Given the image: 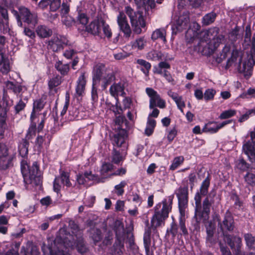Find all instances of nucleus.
Returning a JSON list of instances; mask_svg holds the SVG:
<instances>
[{
	"instance_id": "nucleus-1",
	"label": "nucleus",
	"mask_w": 255,
	"mask_h": 255,
	"mask_svg": "<svg viewBox=\"0 0 255 255\" xmlns=\"http://www.w3.org/2000/svg\"><path fill=\"white\" fill-rule=\"evenodd\" d=\"M210 184V179L207 176L202 182L199 192L196 193L194 197L195 200V214L194 219L196 223L194 224L195 229H200L199 223L203 222L206 223L205 226L207 233V241L212 243L213 237L214 234L215 226L212 222H207L209 219L210 209L214 203L212 200H210L209 196H207L201 203V196H206L208 192V188Z\"/></svg>"
},
{
	"instance_id": "nucleus-2",
	"label": "nucleus",
	"mask_w": 255,
	"mask_h": 255,
	"mask_svg": "<svg viewBox=\"0 0 255 255\" xmlns=\"http://www.w3.org/2000/svg\"><path fill=\"white\" fill-rule=\"evenodd\" d=\"M126 13L130 19L131 25L133 31L136 34H140L142 32L141 28L145 26V22L142 14L135 11L130 6L127 5L125 7L124 11H120L117 16V23L121 31L124 36L128 38L131 34V30L128 23Z\"/></svg>"
},
{
	"instance_id": "nucleus-3",
	"label": "nucleus",
	"mask_w": 255,
	"mask_h": 255,
	"mask_svg": "<svg viewBox=\"0 0 255 255\" xmlns=\"http://www.w3.org/2000/svg\"><path fill=\"white\" fill-rule=\"evenodd\" d=\"M242 60L241 51L237 48H234L232 51L231 56L227 60L225 69H228L231 67H234L240 73H244L245 75H250L255 58H253L251 56L247 65L246 63H244L242 66Z\"/></svg>"
},
{
	"instance_id": "nucleus-4",
	"label": "nucleus",
	"mask_w": 255,
	"mask_h": 255,
	"mask_svg": "<svg viewBox=\"0 0 255 255\" xmlns=\"http://www.w3.org/2000/svg\"><path fill=\"white\" fill-rule=\"evenodd\" d=\"M154 213L151 219V227L154 230L164 226L172 209V200L164 199L154 207Z\"/></svg>"
},
{
	"instance_id": "nucleus-5",
	"label": "nucleus",
	"mask_w": 255,
	"mask_h": 255,
	"mask_svg": "<svg viewBox=\"0 0 255 255\" xmlns=\"http://www.w3.org/2000/svg\"><path fill=\"white\" fill-rule=\"evenodd\" d=\"M174 23L172 28L175 32H180L188 28L190 23L189 12L186 6L183 5L182 0L179 2L178 10L174 17Z\"/></svg>"
},
{
	"instance_id": "nucleus-6",
	"label": "nucleus",
	"mask_w": 255,
	"mask_h": 255,
	"mask_svg": "<svg viewBox=\"0 0 255 255\" xmlns=\"http://www.w3.org/2000/svg\"><path fill=\"white\" fill-rule=\"evenodd\" d=\"M196 38L201 41L208 42L212 40L214 42V47H218L220 43L224 40L225 36L219 34V29L217 27L210 28L208 30H203L199 33H194V36L191 37L188 42L192 41Z\"/></svg>"
},
{
	"instance_id": "nucleus-7",
	"label": "nucleus",
	"mask_w": 255,
	"mask_h": 255,
	"mask_svg": "<svg viewBox=\"0 0 255 255\" xmlns=\"http://www.w3.org/2000/svg\"><path fill=\"white\" fill-rule=\"evenodd\" d=\"M11 13L16 19L17 25L20 27H23V22L28 25L35 26L38 23V16L35 12H32L29 9L20 6L18 10H11Z\"/></svg>"
},
{
	"instance_id": "nucleus-8",
	"label": "nucleus",
	"mask_w": 255,
	"mask_h": 255,
	"mask_svg": "<svg viewBox=\"0 0 255 255\" xmlns=\"http://www.w3.org/2000/svg\"><path fill=\"white\" fill-rule=\"evenodd\" d=\"M21 171L24 178L28 177L30 180L31 183L39 185L41 183V174L39 170L37 162H33L32 165L29 167L26 161L24 160H22L21 162Z\"/></svg>"
},
{
	"instance_id": "nucleus-9",
	"label": "nucleus",
	"mask_w": 255,
	"mask_h": 255,
	"mask_svg": "<svg viewBox=\"0 0 255 255\" xmlns=\"http://www.w3.org/2000/svg\"><path fill=\"white\" fill-rule=\"evenodd\" d=\"M59 173V175L55 177L53 182V190L57 193L60 191L62 186L70 187L72 185L69 172L60 170Z\"/></svg>"
},
{
	"instance_id": "nucleus-10",
	"label": "nucleus",
	"mask_w": 255,
	"mask_h": 255,
	"mask_svg": "<svg viewBox=\"0 0 255 255\" xmlns=\"http://www.w3.org/2000/svg\"><path fill=\"white\" fill-rule=\"evenodd\" d=\"M226 242L233 250L234 255H246L245 253L242 250V244L241 238L237 236L225 235ZM249 255H255L251 253Z\"/></svg>"
},
{
	"instance_id": "nucleus-11",
	"label": "nucleus",
	"mask_w": 255,
	"mask_h": 255,
	"mask_svg": "<svg viewBox=\"0 0 255 255\" xmlns=\"http://www.w3.org/2000/svg\"><path fill=\"white\" fill-rule=\"evenodd\" d=\"M69 41L65 36L54 35L49 41L48 46L54 52H59L63 49L65 46L69 45Z\"/></svg>"
},
{
	"instance_id": "nucleus-12",
	"label": "nucleus",
	"mask_w": 255,
	"mask_h": 255,
	"mask_svg": "<svg viewBox=\"0 0 255 255\" xmlns=\"http://www.w3.org/2000/svg\"><path fill=\"white\" fill-rule=\"evenodd\" d=\"M145 91L150 98L149 107L150 109H153L156 106L161 109L165 107V101L161 99L156 91L151 88H146Z\"/></svg>"
},
{
	"instance_id": "nucleus-13",
	"label": "nucleus",
	"mask_w": 255,
	"mask_h": 255,
	"mask_svg": "<svg viewBox=\"0 0 255 255\" xmlns=\"http://www.w3.org/2000/svg\"><path fill=\"white\" fill-rule=\"evenodd\" d=\"M178 200V206L182 216L185 214V210L188 204V187H180L176 192Z\"/></svg>"
},
{
	"instance_id": "nucleus-14",
	"label": "nucleus",
	"mask_w": 255,
	"mask_h": 255,
	"mask_svg": "<svg viewBox=\"0 0 255 255\" xmlns=\"http://www.w3.org/2000/svg\"><path fill=\"white\" fill-rule=\"evenodd\" d=\"M250 137L251 139L244 144L243 149L249 160L254 162L255 161V128L254 131L250 132Z\"/></svg>"
},
{
	"instance_id": "nucleus-15",
	"label": "nucleus",
	"mask_w": 255,
	"mask_h": 255,
	"mask_svg": "<svg viewBox=\"0 0 255 255\" xmlns=\"http://www.w3.org/2000/svg\"><path fill=\"white\" fill-rule=\"evenodd\" d=\"M127 133L126 130L122 129L119 132L115 134L111 138V140L113 145L114 146L117 147H124L126 148L127 144L126 140L127 138Z\"/></svg>"
},
{
	"instance_id": "nucleus-16",
	"label": "nucleus",
	"mask_w": 255,
	"mask_h": 255,
	"mask_svg": "<svg viewBox=\"0 0 255 255\" xmlns=\"http://www.w3.org/2000/svg\"><path fill=\"white\" fill-rule=\"evenodd\" d=\"M220 228L222 231L224 236L229 235L225 233L226 231H232L234 228V221L233 217L230 213H227L225 215L222 224H220ZM226 241L225 237H224Z\"/></svg>"
},
{
	"instance_id": "nucleus-17",
	"label": "nucleus",
	"mask_w": 255,
	"mask_h": 255,
	"mask_svg": "<svg viewBox=\"0 0 255 255\" xmlns=\"http://www.w3.org/2000/svg\"><path fill=\"white\" fill-rule=\"evenodd\" d=\"M252 32L250 25L246 27L244 42L247 45H251V57L255 58V37L251 38Z\"/></svg>"
},
{
	"instance_id": "nucleus-18",
	"label": "nucleus",
	"mask_w": 255,
	"mask_h": 255,
	"mask_svg": "<svg viewBox=\"0 0 255 255\" xmlns=\"http://www.w3.org/2000/svg\"><path fill=\"white\" fill-rule=\"evenodd\" d=\"M107 72L103 65L97 66L94 70L93 77L94 85H99L101 80H102Z\"/></svg>"
},
{
	"instance_id": "nucleus-19",
	"label": "nucleus",
	"mask_w": 255,
	"mask_h": 255,
	"mask_svg": "<svg viewBox=\"0 0 255 255\" xmlns=\"http://www.w3.org/2000/svg\"><path fill=\"white\" fill-rule=\"evenodd\" d=\"M86 30L89 33L95 35H100L101 24L99 20H94L91 22L89 25L86 26Z\"/></svg>"
},
{
	"instance_id": "nucleus-20",
	"label": "nucleus",
	"mask_w": 255,
	"mask_h": 255,
	"mask_svg": "<svg viewBox=\"0 0 255 255\" xmlns=\"http://www.w3.org/2000/svg\"><path fill=\"white\" fill-rule=\"evenodd\" d=\"M37 35L40 38H45L50 37L52 34V30L44 25L37 26L35 29Z\"/></svg>"
},
{
	"instance_id": "nucleus-21",
	"label": "nucleus",
	"mask_w": 255,
	"mask_h": 255,
	"mask_svg": "<svg viewBox=\"0 0 255 255\" xmlns=\"http://www.w3.org/2000/svg\"><path fill=\"white\" fill-rule=\"evenodd\" d=\"M86 84V77L84 73H82L79 77L76 87V92L78 96H82L84 92Z\"/></svg>"
},
{
	"instance_id": "nucleus-22",
	"label": "nucleus",
	"mask_w": 255,
	"mask_h": 255,
	"mask_svg": "<svg viewBox=\"0 0 255 255\" xmlns=\"http://www.w3.org/2000/svg\"><path fill=\"white\" fill-rule=\"evenodd\" d=\"M167 94L176 103L177 107L181 111V112L183 113V109L185 107V104L183 100L182 96H179L177 93L173 92L171 90L168 91Z\"/></svg>"
},
{
	"instance_id": "nucleus-23",
	"label": "nucleus",
	"mask_w": 255,
	"mask_h": 255,
	"mask_svg": "<svg viewBox=\"0 0 255 255\" xmlns=\"http://www.w3.org/2000/svg\"><path fill=\"white\" fill-rule=\"evenodd\" d=\"M10 70L9 61L4 54L0 53V71L4 75L7 74Z\"/></svg>"
},
{
	"instance_id": "nucleus-24",
	"label": "nucleus",
	"mask_w": 255,
	"mask_h": 255,
	"mask_svg": "<svg viewBox=\"0 0 255 255\" xmlns=\"http://www.w3.org/2000/svg\"><path fill=\"white\" fill-rule=\"evenodd\" d=\"M110 93L114 97L119 95L124 96L125 94L124 84L122 83H114L110 88Z\"/></svg>"
},
{
	"instance_id": "nucleus-25",
	"label": "nucleus",
	"mask_w": 255,
	"mask_h": 255,
	"mask_svg": "<svg viewBox=\"0 0 255 255\" xmlns=\"http://www.w3.org/2000/svg\"><path fill=\"white\" fill-rule=\"evenodd\" d=\"M45 102L42 99L35 100L33 103V110L30 116L31 121L34 120L36 117L35 112L40 111L44 107Z\"/></svg>"
},
{
	"instance_id": "nucleus-26",
	"label": "nucleus",
	"mask_w": 255,
	"mask_h": 255,
	"mask_svg": "<svg viewBox=\"0 0 255 255\" xmlns=\"http://www.w3.org/2000/svg\"><path fill=\"white\" fill-rule=\"evenodd\" d=\"M231 123L230 120L224 121L221 124L217 125L215 127H209V125L213 123H209L208 124L205 126L204 128H203L202 131L203 132H209L210 133H216L217 132L219 129L222 128L227 124H229Z\"/></svg>"
},
{
	"instance_id": "nucleus-27",
	"label": "nucleus",
	"mask_w": 255,
	"mask_h": 255,
	"mask_svg": "<svg viewBox=\"0 0 255 255\" xmlns=\"http://www.w3.org/2000/svg\"><path fill=\"white\" fill-rule=\"evenodd\" d=\"M0 14L3 19L0 20V26L3 25V30L7 31L9 30L7 10L5 8H0Z\"/></svg>"
},
{
	"instance_id": "nucleus-28",
	"label": "nucleus",
	"mask_w": 255,
	"mask_h": 255,
	"mask_svg": "<svg viewBox=\"0 0 255 255\" xmlns=\"http://www.w3.org/2000/svg\"><path fill=\"white\" fill-rule=\"evenodd\" d=\"M189 29L187 31L186 37L188 41L191 37L194 36V33H199L198 31L200 28V25L196 21L192 22L189 25Z\"/></svg>"
},
{
	"instance_id": "nucleus-29",
	"label": "nucleus",
	"mask_w": 255,
	"mask_h": 255,
	"mask_svg": "<svg viewBox=\"0 0 255 255\" xmlns=\"http://www.w3.org/2000/svg\"><path fill=\"white\" fill-rule=\"evenodd\" d=\"M147 56L149 59L153 61L165 60L167 59V56H165L164 54L157 50L150 51L148 53Z\"/></svg>"
},
{
	"instance_id": "nucleus-30",
	"label": "nucleus",
	"mask_w": 255,
	"mask_h": 255,
	"mask_svg": "<svg viewBox=\"0 0 255 255\" xmlns=\"http://www.w3.org/2000/svg\"><path fill=\"white\" fill-rule=\"evenodd\" d=\"M116 233V240L124 241L125 240V230L124 225L121 223L116 224L115 228Z\"/></svg>"
},
{
	"instance_id": "nucleus-31",
	"label": "nucleus",
	"mask_w": 255,
	"mask_h": 255,
	"mask_svg": "<svg viewBox=\"0 0 255 255\" xmlns=\"http://www.w3.org/2000/svg\"><path fill=\"white\" fill-rule=\"evenodd\" d=\"M166 31L164 28H159L155 30L151 35V39L153 40H156L158 39H160L164 42H166Z\"/></svg>"
},
{
	"instance_id": "nucleus-32",
	"label": "nucleus",
	"mask_w": 255,
	"mask_h": 255,
	"mask_svg": "<svg viewBox=\"0 0 255 255\" xmlns=\"http://www.w3.org/2000/svg\"><path fill=\"white\" fill-rule=\"evenodd\" d=\"M146 42L144 37H139L131 43V46L133 49L141 50L144 48Z\"/></svg>"
},
{
	"instance_id": "nucleus-33",
	"label": "nucleus",
	"mask_w": 255,
	"mask_h": 255,
	"mask_svg": "<svg viewBox=\"0 0 255 255\" xmlns=\"http://www.w3.org/2000/svg\"><path fill=\"white\" fill-rule=\"evenodd\" d=\"M217 17V14L212 11L206 14L202 19V23L203 25L207 26L214 22Z\"/></svg>"
},
{
	"instance_id": "nucleus-34",
	"label": "nucleus",
	"mask_w": 255,
	"mask_h": 255,
	"mask_svg": "<svg viewBox=\"0 0 255 255\" xmlns=\"http://www.w3.org/2000/svg\"><path fill=\"white\" fill-rule=\"evenodd\" d=\"M4 83L6 88L11 90L15 94L17 95L22 90V87L20 84H14L13 82L9 81H6Z\"/></svg>"
},
{
	"instance_id": "nucleus-35",
	"label": "nucleus",
	"mask_w": 255,
	"mask_h": 255,
	"mask_svg": "<svg viewBox=\"0 0 255 255\" xmlns=\"http://www.w3.org/2000/svg\"><path fill=\"white\" fill-rule=\"evenodd\" d=\"M55 68L58 70L61 75H67L69 70V64H63L62 61H58L55 64Z\"/></svg>"
},
{
	"instance_id": "nucleus-36",
	"label": "nucleus",
	"mask_w": 255,
	"mask_h": 255,
	"mask_svg": "<svg viewBox=\"0 0 255 255\" xmlns=\"http://www.w3.org/2000/svg\"><path fill=\"white\" fill-rule=\"evenodd\" d=\"M115 80V76L113 72L109 71L107 73H105V76L102 79V85L103 90H105L107 86L110 84Z\"/></svg>"
},
{
	"instance_id": "nucleus-37",
	"label": "nucleus",
	"mask_w": 255,
	"mask_h": 255,
	"mask_svg": "<svg viewBox=\"0 0 255 255\" xmlns=\"http://www.w3.org/2000/svg\"><path fill=\"white\" fill-rule=\"evenodd\" d=\"M124 241L116 240L113 247V253L115 255H122L124 250Z\"/></svg>"
},
{
	"instance_id": "nucleus-38",
	"label": "nucleus",
	"mask_w": 255,
	"mask_h": 255,
	"mask_svg": "<svg viewBox=\"0 0 255 255\" xmlns=\"http://www.w3.org/2000/svg\"><path fill=\"white\" fill-rule=\"evenodd\" d=\"M29 143L27 139H23L18 146L19 153L23 157L27 156Z\"/></svg>"
},
{
	"instance_id": "nucleus-39",
	"label": "nucleus",
	"mask_w": 255,
	"mask_h": 255,
	"mask_svg": "<svg viewBox=\"0 0 255 255\" xmlns=\"http://www.w3.org/2000/svg\"><path fill=\"white\" fill-rule=\"evenodd\" d=\"M136 62L141 66L140 70L146 76H148L151 68V64L148 62L140 59H137Z\"/></svg>"
},
{
	"instance_id": "nucleus-40",
	"label": "nucleus",
	"mask_w": 255,
	"mask_h": 255,
	"mask_svg": "<svg viewBox=\"0 0 255 255\" xmlns=\"http://www.w3.org/2000/svg\"><path fill=\"white\" fill-rule=\"evenodd\" d=\"M240 27L236 26L234 28L229 32L228 36L229 40L233 43L236 42L240 37L239 35Z\"/></svg>"
},
{
	"instance_id": "nucleus-41",
	"label": "nucleus",
	"mask_w": 255,
	"mask_h": 255,
	"mask_svg": "<svg viewBox=\"0 0 255 255\" xmlns=\"http://www.w3.org/2000/svg\"><path fill=\"white\" fill-rule=\"evenodd\" d=\"M231 51V46L229 44H226L225 45L222 49V52L220 54V57H218L216 58V62L218 63H221L227 57L228 55L230 53Z\"/></svg>"
},
{
	"instance_id": "nucleus-42",
	"label": "nucleus",
	"mask_w": 255,
	"mask_h": 255,
	"mask_svg": "<svg viewBox=\"0 0 255 255\" xmlns=\"http://www.w3.org/2000/svg\"><path fill=\"white\" fill-rule=\"evenodd\" d=\"M244 238L247 247L252 250H255V237L251 234H246L244 235Z\"/></svg>"
},
{
	"instance_id": "nucleus-43",
	"label": "nucleus",
	"mask_w": 255,
	"mask_h": 255,
	"mask_svg": "<svg viewBox=\"0 0 255 255\" xmlns=\"http://www.w3.org/2000/svg\"><path fill=\"white\" fill-rule=\"evenodd\" d=\"M101 23L102 24V29L104 38H106L109 40L112 38L113 35L112 29L110 26L108 24L105 23L103 20L101 21Z\"/></svg>"
},
{
	"instance_id": "nucleus-44",
	"label": "nucleus",
	"mask_w": 255,
	"mask_h": 255,
	"mask_svg": "<svg viewBox=\"0 0 255 255\" xmlns=\"http://www.w3.org/2000/svg\"><path fill=\"white\" fill-rule=\"evenodd\" d=\"M31 123L28 129L26 135V138L27 139H30L32 138L35 135L36 131V124L35 123L33 122V120L31 121Z\"/></svg>"
},
{
	"instance_id": "nucleus-45",
	"label": "nucleus",
	"mask_w": 255,
	"mask_h": 255,
	"mask_svg": "<svg viewBox=\"0 0 255 255\" xmlns=\"http://www.w3.org/2000/svg\"><path fill=\"white\" fill-rule=\"evenodd\" d=\"M76 248L78 252L82 254H84L88 251V248L84 243L82 238H79L78 239Z\"/></svg>"
},
{
	"instance_id": "nucleus-46",
	"label": "nucleus",
	"mask_w": 255,
	"mask_h": 255,
	"mask_svg": "<svg viewBox=\"0 0 255 255\" xmlns=\"http://www.w3.org/2000/svg\"><path fill=\"white\" fill-rule=\"evenodd\" d=\"M151 228L148 227L144 232L143 242L146 252L149 251V245L150 243Z\"/></svg>"
},
{
	"instance_id": "nucleus-47",
	"label": "nucleus",
	"mask_w": 255,
	"mask_h": 255,
	"mask_svg": "<svg viewBox=\"0 0 255 255\" xmlns=\"http://www.w3.org/2000/svg\"><path fill=\"white\" fill-rule=\"evenodd\" d=\"M124 158L121 155L119 151L113 149L112 155V161L115 164H119L120 162L124 160Z\"/></svg>"
},
{
	"instance_id": "nucleus-48",
	"label": "nucleus",
	"mask_w": 255,
	"mask_h": 255,
	"mask_svg": "<svg viewBox=\"0 0 255 255\" xmlns=\"http://www.w3.org/2000/svg\"><path fill=\"white\" fill-rule=\"evenodd\" d=\"M77 21L83 25H86L89 21V18L86 13L84 12H78L77 17Z\"/></svg>"
},
{
	"instance_id": "nucleus-49",
	"label": "nucleus",
	"mask_w": 255,
	"mask_h": 255,
	"mask_svg": "<svg viewBox=\"0 0 255 255\" xmlns=\"http://www.w3.org/2000/svg\"><path fill=\"white\" fill-rule=\"evenodd\" d=\"M183 161L184 157L183 156H180L176 157L174 158L172 163L170 166V169L174 170L183 163Z\"/></svg>"
},
{
	"instance_id": "nucleus-50",
	"label": "nucleus",
	"mask_w": 255,
	"mask_h": 255,
	"mask_svg": "<svg viewBox=\"0 0 255 255\" xmlns=\"http://www.w3.org/2000/svg\"><path fill=\"white\" fill-rule=\"evenodd\" d=\"M244 178L248 184L252 186H255V173L248 172Z\"/></svg>"
},
{
	"instance_id": "nucleus-51",
	"label": "nucleus",
	"mask_w": 255,
	"mask_h": 255,
	"mask_svg": "<svg viewBox=\"0 0 255 255\" xmlns=\"http://www.w3.org/2000/svg\"><path fill=\"white\" fill-rule=\"evenodd\" d=\"M91 237L96 245L97 243L101 241L102 239L101 231L99 229H94L92 230Z\"/></svg>"
},
{
	"instance_id": "nucleus-52",
	"label": "nucleus",
	"mask_w": 255,
	"mask_h": 255,
	"mask_svg": "<svg viewBox=\"0 0 255 255\" xmlns=\"http://www.w3.org/2000/svg\"><path fill=\"white\" fill-rule=\"evenodd\" d=\"M113 168V165L110 163H105L103 164L101 169L100 170V172L101 176L103 178H106L107 173L111 171Z\"/></svg>"
},
{
	"instance_id": "nucleus-53",
	"label": "nucleus",
	"mask_w": 255,
	"mask_h": 255,
	"mask_svg": "<svg viewBox=\"0 0 255 255\" xmlns=\"http://www.w3.org/2000/svg\"><path fill=\"white\" fill-rule=\"evenodd\" d=\"M127 185L125 181H122L120 184L115 186V193L119 196L122 195L124 193V188Z\"/></svg>"
},
{
	"instance_id": "nucleus-54",
	"label": "nucleus",
	"mask_w": 255,
	"mask_h": 255,
	"mask_svg": "<svg viewBox=\"0 0 255 255\" xmlns=\"http://www.w3.org/2000/svg\"><path fill=\"white\" fill-rule=\"evenodd\" d=\"M236 114L235 110L230 109L224 111L219 116V118L221 120L226 119L234 116Z\"/></svg>"
},
{
	"instance_id": "nucleus-55",
	"label": "nucleus",
	"mask_w": 255,
	"mask_h": 255,
	"mask_svg": "<svg viewBox=\"0 0 255 255\" xmlns=\"http://www.w3.org/2000/svg\"><path fill=\"white\" fill-rule=\"evenodd\" d=\"M216 93V92L215 90L213 89H208L205 91L204 94V98L205 100L208 101L213 100Z\"/></svg>"
},
{
	"instance_id": "nucleus-56",
	"label": "nucleus",
	"mask_w": 255,
	"mask_h": 255,
	"mask_svg": "<svg viewBox=\"0 0 255 255\" xmlns=\"http://www.w3.org/2000/svg\"><path fill=\"white\" fill-rule=\"evenodd\" d=\"M84 176L88 180L95 181L97 182H103L100 180L98 175L92 174L91 171H86L84 173Z\"/></svg>"
},
{
	"instance_id": "nucleus-57",
	"label": "nucleus",
	"mask_w": 255,
	"mask_h": 255,
	"mask_svg": "<svg viewBox=\"0 0 255 255\" xmlns=\"http://www.w3.org/2000/svg\"><path fill=\"white\" fill-rule=\"evenodd\" d=\"M61 82V78L59 76L53 77L49 81V87L51 89L59 85Z\"/></svg>"
},
{
	"instance_id": "nucleus-58",
	"label": "nucleus",
	"mask_w": 255,
	"mask_h": 255,
	"mask_svg": "<svg viewBox=\"0 0 255 255\" xmlns=\"http://www.w3.org/2000/svg\"><path fill=\"white\" fill-rule=\"evenodd\" d=\"M255 115V110L251 109L248 111L245 114L242 115L239 119V122L242 123L247 120L250 116Z\"/></svg>"
},
{
	"instance_id": "nucleus-59",
	"label": "nucleus",
	"mask_w": 255,
	"mask_h": 255,
	"mask_svg": "<svg viewBox=\"0 0 255 255\" xmlns=\"http://www.w3.org/2000/svg\"><path fill=\"white\" fill-rule=\"evenodd\" d=\"M62 18L63 23L67 27L71 26L75 23L73 18L69 15L62 16Z\"/></svg>"
},
{
	"instance_id": "nucleus-60",
	"label": "nucleus",
	"mask_w": 255,
	"mask_h": 255,
	"mask_svg": "<svg viewBox=\"0 0 255 255\" xmlns=\"http://www.w3.org/2000/svg\"><path fill=\"white\" fill-rule=\"evenodd\" d=\"M166 81L172 85L175 84V81L170 72L166 70H163V76Z\"/></svg>"
},
{
	"instance_id": "nucleus-61",
	"label": "nucleus",
	"mask_w": 255,
	"mask_h": 255,
	"mask_svg": "<svg viewBox=\"0 0 255 255\" xmlns=\"http://www.w3.org/2000/svg\"><path fill=\"white\" fill-rule=\"evenodd\" d=\"M98 86L99 85H94V84L93 83L92 89L91 92V97L93 101V104L97 102L98 99V96L97 93V88Z\"/></svg>"
},
{
	"instance_id": "nucleus-62",
	"label": "nucleus",
	"mask_w": 255,
	"mask_h": 255,
	"mask_svg": "<svg viewBox=\"0 0 255 255\" xmlns=\"http://www.w3.org/2000/svg\"><path fill=\"white\" fill-rule=\"evenodd\" d=\"M50 8L52 11H56L61 5V0H53L50 1Z\"/></svg>"
},
{
	"instance_id": "nucleus-63",
	"label": "nucleus",
	"mask_w": 255,
	"mask_h": 255,
	"mask_svg": "<svg viewBox=\"0 0 255 255\" xmlns=\"http://www.w3.org/2000/svg\"><path fill=\"white\" fill-rule=\"evenodd\" d=\"M179 227L180 230L182 231V233H180L181 235H183L184 236L188 235V233L187 229L186 228L185 220L182 218L179 220Z\"/></svg>"
},
{
	"instance_id": "nucleus-64",
	"label": "nucleus",
	"mask_w": 255,
	"mask_h": 255,
	"mask_svg": "<svg viewBox=\"0 0 255 255\" xmlns=\"http://www.w3.org/2000/svg\"><path fill=\"white\" fill-rule=\"evenodd\" d=\"M220 249L222 255H232L229 248L222 243H219Z\"/></svg>"
}]
</instances>
